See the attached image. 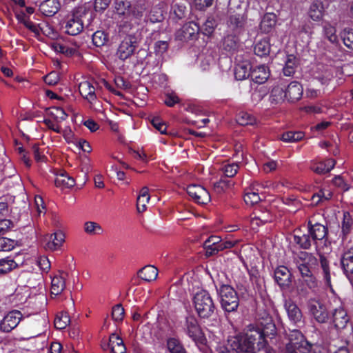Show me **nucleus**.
<instances>
[{
  "label": "nucleus",
  "mask_w": 353,
  "mask_h": 353,
  "mask_svg": "<svg viewBox=\"0 0 353 353\" xmlns=\"http://www.w3.org/2000/svg\"><path fill=\"white\" fill-rule=\"evenodd\" d=\"M259 325H250L245 334L230 336L226 343L217 345V353H256L263 349L267 351L265 337L275 336L276 326L269 315L259 322Z\"/></svg>",
  "instance_id": "1"
},
{
  "label": "nucleus",
  "mask_w": 353,
  "mask_h": 353,
  "mask_svg": "<svg viewBox=\"0 0 353 353\" xmlns=\"http://www.w3.org/2000/svg\"><path fill=\"white\" fill-rule=\"evenodd\" d=\"M114 9L117 14L122 17L123 26L132 27L139 23L145 10V7L143 3L131 5L128 0H116Z\"/></svg>",
  "instance_id": "2"
},
{
  "label": "nucleus",
  "mask_w": 353,
  "mask_h": 353,
  "mask_svg": "<svg viewBox=\"0 0 353 353\" xmlns=\"http://www.w3.org/2000/svg\"><path fill=\"white\" fill-rule=\"evenodd\" d=\"M193 303L194 308L201 318L208 319L214 311L212 299L206 290H199L194 296Z\"/></svg>",
  "instance_id": "3"
},
{
  "label": "nucleus",
  "mask_w": 353,
  "mask_h": 353,
  "mask_svg": "<svg viewBox=\"0 0 353 353\" xmlns=\"http://www.w3.org/2000/svg\"><path fill=\"white\" fill-rule=\"evenodd\" d=\"M221 305L228 312L236 310L239 306V298L234 289L228 285H223L219 290Z\"/></svg>",
  "instance_id": "4"
},
{
  "label": "nucleus",
  "mask_w": 353,
  "mask_h": 353,
  "mask_svg": "<svg viewBox=\"0 0 353 353\" xmlns=\"http://www.w3.org/2000/svg\"><path fill=\"white\" fill-rule=\"evenodd\" d=\"M289 343L286 346L288 353H296L294 349L298 350L301 353H310L312 345L309 343L297 330H293L289 334Z\"/></svg>",
  "instance_id": "5"
},
{
  "label": "nucleus",
  "mask_w": 353,
  "mask_h": 353,
  "mask_svg": "<svg viewBox=\"0 0 353 353\" xmlns=\"http://www.w3.org/2000/svg\"><path fill=\"white\" fill-rule=\"evenodd\" d=\"M307 309L310 315L319 323H326L329 319V312L326 304L318 299H310L307 302Z\"/></svg>",
  "instance_id": "6"
},
{
  "label": "nucleus",
  "mask_w": 353,
  "mask_h": 353,
  "mask_svg": "<svg viewBox=\"0 0 353 353\" xmlns=\"http://www.w3.org/2000/svg\"><path fill=\"white\" fill-rule=\"evenodd\" d=\"M294 262L301 275H307L318 264V260L314 255L303 251L296 254Z\"/></svg>",
  "instance_id": "7"
},
{
  "label": "nucleus",
  "mask_w": 353,
  "mask_h": 353,
  "mask_svg": "<svg viewBox=\"0 0 353 353\" xmlns=\"http://www.w3.org/2000/svg\"><path fill=\"white\" fill-rule=\"evenodd\" d=\"M184 330L196 344L205 343V337L195 317L190 316L186 318Z\"/></svg>",
  "instance_id": "8"
},
{
  "label": "nucleus",
  "mask_w": 353,
  "mask_h": 353,
  "mask_svg": "<svg viewBox=\"0 0 353 353\" xmlns=\"http://www.w3.org/2000/svg\"><path fill=\"white\" fill-rule=\"evenodd\" d=\"M332 301L335 303L336 307L332 311V321L334 327L337 330H341L346 327L350 319L347 316V312L344 310L342 306L341 300L340 298L334 295Z\"/></svg>",
  "instance_id": "9"
},
{
  "label": "nucleus",
  "mask_w": 353,
  "mask_h": 353,
  "mask_svg": "<svg viewBox=\"0 0 353 353\" xmlns=\"http://www.w3.org/2000/svg\"><path fill=\"white\" fill-rule=\"evenodd\" d=\"M137 47V38L132 35H127L119 44L117 50V56L121 60L130 58Z\"/></svg>",
  "instance_id": "10"
},
{
  "label": "nucleus",
  "mask_w": 353,
  "mask_h": 353,
  "mask_svg": "<svg viewBox=\"0 0 353 353\" xmlns=\"http://www.w3.org/2000/svg\"><path fill=\"white\" fill-rule=\"evenodd\" d=\"M83 13L81 10H75L68 17L65 22V32L70 35H77L83 29L82 20Z\"/></svg>",
  "instance_id": "11"
},
{
  "label": "nucleus",
  "mask_w": 353,
  "mask_h": 353,
  "mask_svg": "<svg viewBox=\"0 0 353 353\" xmlns=\"http://www.w3.org/2000/svg\"><path fill=\"white\" fill-rule=\"evenodd\" d=\"M22 318L23 314L19 310L8 312L0 321V331L10 332L19 325Z\"/></svg>",
  "instance_id": "12"
},
{
  "label": "nucleus",
  "mask_w": 353,
  "mask_h": 353,
  "mask_svg": "<svg viewBox=\"0 0 353 353\" xmlns=\"http://www.w3.org/2000/svg\"><path fill=\"white\" fill-rule=\"evenodd\" d=\"M187 192L199 204L204 205L210 201V193L204 187L200 185L192 184L188 185Z\"/></svg>",
  "instance_id": "13"
},
{
  "label": "nucleus",
  "mask_w": 353,
  "mask_h": 353,
  "mask_svg": "<svg viewBox=\"0 0 353 353\" xmlns=\"http://www.w3.org/2000/svg\"><path fill=\"white\" fill-rule=\"evenodd\" d=\"M245 22V17L243 14H230L227 21L228 28L234 34H239L243 28Z\"/></svg>",
  "instance_id": "14"
},
{
  "label": "nucleus",
  "mask_w": 353,
  "mask_h": 353,
  "mask_svg": "<svg viewBox=\"0 0 353 353\" xmlns=\"http://www.w3.org/2000/svg\"><path fill=\"white\" fill-rule=\"evenodd\" d=\"M286 101L295 102L299 100L303 94L302 85L297 81H292L285 85Z\"/></svg>",
  "instance_id": "15"
},
{
  "label": "nucleus",
  "mask_w": 353,
  "mask_h": 353,
  "mask_svg": "<svg viewBox=\"0 0 353 353\" xmlns=\"http://www.w3.org/2000/svg\"><path fill=\"white\" fill-rule=\"evenodd\" d=\"M64 241V233L61 230H58L49 236L45 248L50 251L58 250L61 248Z\"/></svg>",
  "instance_id": "16"
},
{
  "label": "nucleus",
  "mask_w": 353,
  "mask_h": 353,
  "mask_svg": "<svg viewBox=\"0 0 353 353\" xmlns=\"http://www.w3.org/2000/svg\"><path fill=\"white\" fill-rule=\"evenodd\" d=\"M67 273L59 272L51 279V294L54 295L60 294L65 288V279Z\"/></svg>",
  "instance_id": "17"
},
{
  "label": "nucleus",
  "mask_w": 353,
  "mask_h": 353,
  "mask_svg": "<svg viewBox=\"0 0 353 353\" xmlns=\"http://www.w3.org/2000/svg\"><path fill=\"white\" fill-rule=\"evenodd\" d=\"M336 26V23L329 21H324L322 23V34L332 44H336L339 41Z\"/></svg>",
  "instance_id": "18"
},
{
  "label": "nucleus",
  "mask_w": 353,
  "mask_h": 353,
  "mask_svg": "<svg viewBox=\"0 0 353 353\" xmlns=\"http://www.w3.org/2000/svg\"><path fill=\"white\" fill-rule=\"evenodd\" d=\"M325 8L321 0L314 1L308 10V16L314 21H320L324 16Z\"/></svg>",
  "instance_id": "19"
},
{
  "label": "nucleus",
  "mask_w": 353,
  "mask_h": 353,
  "mask_svg": "<svg viewBox=\"0 0 353 353\" xmlns=\"http://www.w3.org/2000/svg\"><path fill=\"white\" fill-rule=\"evenodd\" d=\"M269 77L270 70L265 65H257L252 70L251 78L256 83H265Z\"/></svg>",
  "instance_id": "20"
},
{
  "label": "nucleus",
  "mask_w": 353,
  "mask_h": 353,
  "mask_svg": "<svg viewBox=\"0 0 353 353\" xmlns=\"http://www.w3.org/2000/svg\"><path fill=\"white\" fill-rule=\"evenodd\" d=\"M79 90L81 95L90 103H92L96 99L95 88L88 81H83L79 85Z\"/></svg>",
  "instance_id": "21"
},
{
  "label": "nucleus",
  "mask_w": 353,
  "mask_h": 353,
  "mask_svg": "<svg viewBox=\"0 0 353 353\" xmlns=\"http://www.w3.org/2000/svg\"><path fill=\"white\" fill-rule=\"evenodd\" d=\"M285 308L290 321L297 324L302 321V312L299 307L292 301H288L285 303Z\"/></svg>",
  "instance_id": "22"
},
{
  "label": "nucleus",
  "mask_w": 353,
  "mask_h": 353,
  "mask_svg": "<svg viewBox=\"0 0 353 353\" xmlns=\"http://www.w3.org/2000/svg\"><path fill=\"white\" fill-rule=\"evenodd\" d=\"M314 79L318 80L321 85H327L333 78V72L327 66L319 65L314 73Z\"/></svg>",
  "instance_id": "23"
},
{
  "label": "nucleus",
  "mask_w": 353,
  "mask_h": 353,
  "mask_svg": "<svg viewBox=\"0 0 353 353\" xmlns=\"http://www.w3.org/2000/svg\"><path fill=\"white\" fill-rule=\"evenodd\" d=\"M252 68L250 63L243 61L236 64L234 68V76L236 79L242 81L251 77Z\"/></svg>",
  "instance_id": "24"
},
{
  "label": "nucleus",
  "mask_w": 353,
  "mask_h": 353,
  "mask_svg": "<svg viewBox=\"0 0 353 353\" xmlns=\"http://www.w3.org/2000/svg\"><path fill=\"white\" fill-rule=\"evenodd\" d=\"M200 28L197 23L193 21L183 25L181 30V36L184 40L194 39L197 37Z\"/></svg>",
  "instance_id": "25"
},
{
  "label": "nucleus",
  "mask_w": 353,
  "mask_h": 353,
  "mask_svg": "<svg viewBox=\"0 0 353 353\" xmlns=\"http://www.w3.org/2000/svg\"><path fill=\"white\" fill-rule=\"evenodd\" d=\"M274 279L279 285L287 286L290 282V273L285 266H279L274 271Z\"/></svg>",
  "instance_id": "26"
},
{
  "label": "nucleus",
  "mask_w": 353,
  "mask_h": 353,
  "mask_svg": "<svg viewBox=\"0 0 353 353\" xmlns=\"http://www.w3.org/2000/svg\"><path fill=\"white\" fill-rule=\"evenodd\" d=\"M341 263L342 268L347 275L353 274V247L343 254Z\"/></svg>",
  "instance_id": "27"
},
{
  "label": "nucleus",
  "mask_w": 353,
  "mask_h": 353,
  "mask_svg": "<svg viewBox=\"0 0 353 353\" xmlns=\"http://www.w3.org/2000/svg\"><path fill=\"white\" fill-rule=\"evenodd\" d=\"M335 165V161L332 159L313 163L310 168L312 171L319 174H325L329 172Z\"/></svg>",
  "instance_id": "28"
},
{
  "label": "nucleus",
  "mask_w": 353,
  "mask_h": 353,
  "mask_svg": "<svg viewBox=\"0 0 353 353\" xmlns=\"http://www.w3.org/2000/svg\"><path fill=\"white\" fill-rule=\"evenodd\" d=\"M112 353H126V348L123 340L115 334L110 336L109 343L108 344Z\"/></svg>",
  "instance_id": "29"
},
{
  "label": "nucleus",
  "mask_w": 353,
  "mask_h": 353,
  "mask_svg": "<svg viewBox=\"0 0 353 353\" xmlns=\"http://www.w3.org/2000/svg\"><path fill=\"white\" fill-rule=\"evenodd\" d=\"M52 48L57 52L64 54L66 56H71L77 52L79 46L76 43L69 46L66 43L54 42L52 44Z\"/></svg>",
  "instance_id": "30"
},
{
  "label": "nucleus",
  "mask_w": 353,
  "mask_h": 353,
  "mask_svg": "<svg viewBox=\"0 0 353 353\" xmlns=\"http://www.w3.org/2000/svg\"><path fill=\"white\" fill-rule=\"evenodd\" d=\"M308 232L312 241L323 240L327 234V228L322 224L315 223L309 228Z\"/></svg>",
  "instance_id": "31"
},
{
  "label": "nucleus",
  "mask_w": 353,
  "mask_h": 353,
  "mask_svg": "<svg viewBox=\"0 0 353 353\" xmlns=\"http://www.w3.org/2000/svg\"><path fill=\"white\" fill-rule=\"evenodd\" d=\"M54 183L57 188L62 189L70 188L74 186L75 180L66 172H64L57 176Z\"/></svg>",
  "instance_id": "32"
},
{
  "label": "nucleus",
  "mask_w": 353,
  "mask_h": 353,
  "mask_svg": "<svg viewBox=\"0 0 353 353\" xmlns=\"http://www.w3.org/2000/svg\"><path fill=\"white\" fill-rule=\"evenodd\" d=\"M138 275L145 281H153L158 276V270L153 265H146L139 272Z\"/></svg>",
  "instance_id": "33"
},
{
  "label": "nucleus",
  "mask_w": 353,
  "mask_h": 353,
  "mask_svg": "<svg viewBox=\"0 0 353 353\" xmlns=\"http://www.w3.org/2000/svg\"><path fill=\"white\" fill-rule=\"evenodd\" d=\"M149 190L147 187H143L137 197V208L139 212H143L147 209V204L150 201Z\"/></svg>",
  "instance_id": "34"
},
{
  "label": "nucleus",
  "mask_w": 353,
  "mask_h": 353,
  "mask_svg": "<svg viewBox=\"0 0 353 353\" xmlns=\"http://www.w3.org/2000/svg\"><path fill=\"white\" fill-rule=\"evenodd\" d=\"M276 16L273 13L265 14L260 23V29L264 32H269L275 26Z\"/></svg>",
  "instance_id": "35"
},
{
  "label": "nucleus",
  "mask_w": 353,
  "mask_h": 353,
  "mask_svg": "<svg viewBox=\"0 0 353 353\" xmlns=\"http://www.w3.org/2000/svg\"><path fill=\"white\" fill-rule=\"evenodd\" d=\"M166 345L170 353H187L181 341L175 337H169Z\"/></svg>",
  "instance_id": "36"
},
{
  "label": "nucleus",
  "mask_w": 353,
  "mask_h": 353,
  "mask_svg": "<svg viewBox=\"0 0 353 353\" xmlns=\"http://www.w3.org/2000/svg\"><path fill=\"white\" fill-rule=\"evenodd\" d=\"M239 169V165L238 162H225L221 168V170L225 177L231 178L234 176L238 170Z\"/></svg>",
  "instance_id": "37"
},
{
  "label": "nucleus",
  "mask_w": 353,
  "mask_h": 353,
  "mask_svg": "<svg viewBox=\"0 0 353 353\" xmlns=\"http://www.w3.org/2000/svg\"><path fill=\"white\" fill-rule=\"evenodd\" d=\"M271 98L276 103L286 101L285 85L281 83L274 87L271 92Z\"/></svg>",
  "instance_id": "38"
},
{
  "label": "nucleus",
  "mask_w": 353,
  "mask_h": 353,
  "mask_svg": "<svg viewBox=\"0 0 353 353\" xmlns=\"http://www.w3.org/2000/svg\"><path fill=\"white\" fill-rule=\"evenodd\" d=\"M41 10L47 16H52L58 12V3L56 0H47L41 5Z\"/></svg>",
  "instance_id": "39"
},
{
  "label": "nucleus",
  "mask_w": 353,
  "mask_h": 353,
  "mask_svg": "<svg viewBox=\"0 0 353 353\" xmlns=\"http://www.w3.org/2000/svg\"><path fill=\"white\" fill-rule=\"evenodd\" d=\"M200 68L203 71L209 70L215 63L214 56L212 53L203 54L199 57Z\"/></svg>",
  "instance_id": "40"
},
{
  "label": "nucleus",
  "mask_w": 353,
  "mask_h": 353,
  "mask_svg": "<svg viewBox=\"0 0 353 353\" xmlns=\"http://www.w3.org/2000/svg\"><path fill=\"white\" fill-rule=\"evenodd\" d=\"M70 319L65 312L59 313L54 319V327L58 330L65 328L70 323Z\"/></svg>",
  "instance_id": "41"
},
{
  "label": "nucleus",
  "mask_w": 353,
  "mask_h": 353,
  "mask_svg": "<svg viewBox=\"0 0 353 353\" xmlns=\"http://www.w3.org/2000/svg\"><path fill=\"white\" fill-rule=\"evenodd\" d=\"M270 45L268 40L262 39L256 43L254 46V53L259 57H263L270 52Z\"/></svg>",
  "instance_id": "42"
},
{
  "label": "nucleus",
  "mask_w": 353,
  "mask_h": 353,
  "mask_svg": "<svg viewBox=\"0 0 353 353\" xmlns=\"http://www.w3.org/2000/svg\"><path fill=\"white\" fill-rule=\"evenodd\" d=\"M48 114L53 119L56 120L57 122L61 123L68 118V114L65 110L60 107H52L50 108Z\"/></svg>",
  "instance_id": "43"
},
{
  "label": "nucleus",
  "mask_w": 353,
  "mask_h": 353,
  "mask_svg": "<svg viewBox=\"0 0 353 353\" xmlns=\"http://www.w3.org/2000/svg\"><path fill=\"white\" fill-rule=\"evenodd\" d=\"M321 266L323 270V277L327 285L330 288V290L334 292L331 286L330 270L329 268V263L327 260L323 256L320 257Z\"/></svg>",
  "instance_id": "44"
},
{
  "label": "nucleus",
  "mask_w": 353,
  "mask_h": 353,
  "mask_svg": "<svg viewBox=\"0 0 353 353\" xmlns=\"http://www.w3.org/2000/svg\"><path fill=\"white\" fill-rule=\"evenodd\" d=\"M169 44L165 41H158L154 43V52L158 60H162L168 51Z\"/></svg>",
  "instance_id": "45"
},
{
  "label": "nucleus",
  "mask_w": 353,
  "mask_h": 353,
  "mask_svg": "<svg viewBox=\"0 0 353 353\" xmlns=\"http://www.w3.org/2000/svg\"><path fill=\"white\" fill-rule=\"evenodd\" d=\"M294 241L303 249H309L312 245V238L310 234H304L301 236L295 234L294 236Z\"/></svg>",
  "instance_id": "46"
},
{
  "label": "nucleus",
  "mask_w": 353,
  "mask_h": 353,
  "mask_svg": "<svg viewBox=\"0 0 353 353\" xmlns=\"http://www.w3.org/2000/svg\"><path fill=\"white\" fill-rule=\"evenodd\" d=\"M217 23L214 17H209L204 23L201 32L203 34L210 36L214 31Z\"/></svg>",
  "instance_id": "47"
},
{
  "label": "nucleus",
  "mask_w": 353,
  "mask_h": 353,
  "mask_svg": "<svg viewBox=\"0 0 353 353\" xmlns=\"http://www.w3.org/2000/svg\"><path fill=\"white\" fill-rule=\"evenodd\" d=\"M332 196L329 190L321 189L312 197V201L314 204H319L320 202L330 199Z\"/></svg>",
  "instance_id": "48"
},
{
  "label": "nucleus",
  "mask_w": 353,
  "mask_h": 353,
  "mask_svg": "<svg viewBox=\"0 0 353 353\" xmlns=\"http://www.w3.org/2000/svg\"><path fill=\"white\" fill-rule=\"evenodd\" d=\"M353 227V219L349 212L343 213V219L341 224L342 233L344 236H346L351 231Z\"/></svg>",
  "instance_id": "49"
},
{
  "label": "nucleus",
  "mask_w": 353,
  "mask_h": 353,
  "mask_svg": "<svg viewBox=\"0 0 353 353\" xmlns=\"http://www.w3.org/2000/svg\"><path fill=\"white\" fill-rule=\"evenodd\" d=\"M17 266L16 262L11 258L0 259V274H6Z\"/></svg>",
  "instance_id": "50"
},
{
  "label": "nucleus",
  "mask_w": 353,
  "mask_h": 353,
  "mask_svg": "<svg viewBox=\"0 0 353 353\" xmlns=\"http://www.w3.org/2000/svg\"><path fill=\"white\" fill-rule=\"evenodd\" d=\"M304 137V134L302 132H292L289 131L283 133L281 137V140L284 142H295L301 140Z\"/></svg>",
  "instance_id": "51"
},
{
  "label": "nucleus",
  "mask_w": 353,
  "mask_h": 353,
  "mask_svg": "<svg viewBox=\"0 0 353 353\" xmlns=\"http://www.w3.org/2000/svg\"><path fill=\"white\" fill-rule=\"evenodd\" d=\"M108 40V35L104 31L97 30L92 35V42L94 46L101 47L104 46Z\"/></svg>",
  "instance_id": "52"
},
{
  "label": "nucleus",
  "mask_w": 353,
  "mask_h": 353,
  "mask_svg": "<svg viewBox=\"0 0 353 353\" xmlns=\"http://www.w3.org/2000/svg\"><path fill=\"white\" fill-rule=\"evenodd\" d=\"M84 231L91 235L101 234L103 232L101 226L94 221H87L84 224Z\"/></svg>",
  "instance_id": "53"
},
{
  "label": "nucleus",
  "mask_w": 353,
  "mask_h": 353,
  "mask_svg": "<svg viewBox=\"0 0 353 353\" xmlns=\"http://www.w3.org/2000/svg\"><path fill=\"white\" fill-rule=\"evenodd\" d=\"M236 121L241 125H253L256 123V119L248 112H241L238 114Z\"/></svg>",
  "instance_id": "54"
},
{
  "label": "nucleus",
  "mask_w": 353,
  "mask_h": 353,
  "mask_svg": "<svg viewBox=\"0 0 353 353\" xmlns=\"http://www.w3.org/2000/svg\"><path fill=\"white\" fill-rule=\"evenodd\" d=\"M296 65L295 57L293 55H289L285 61V66L283 68V74L290 77L294 74Z\"/></svg>",
  "instance_id": "55"
},
{
  "label": "nucleus",
  "mask_w": 353,
  "mask_h": 353,
  "mask_svg": "<svg viewBox=\"0 0 353 353\" xmlns=\"http://www.w3.org/2000/svg\"><path fill=\"white\" fill-rule=\"evenodd\" d=\"M234 185L232 180L225 178H221L214 184V188L218 193L224 192L227 189L230 188Z\"/></svg>",
  "instance_id": "56"
},
{
  "label": "nucleus",
  "mask_w": 353,
  "mask_h": 353,
  "mask_svg": "<svg viewBox=\"0 0 353 353\" xmlns=\"http://www.w3.org/2000/svg\"><path fill=\"white\" fill-rule=\"evenodd\" d=\"M17 245V241L6 237H0V251L8 252L13 250Z\"/></svg>",
  "instance_id": "57"
},
{
  "label": "nucleus",
  "mask_w": 353,
  "mask_h": 353,
  "mask_svg": "<svg viewBox=\"0 0 353 353\" xmlns=\"http://www.w3.org/2000/svg\"><path fill=\"white\" fill-rule=\"evenodd\" d=\"M261 201V197L258 192L248 191L244 195V201L247 205H253Z\"/></svg>",
  "instance_id": "58"
},
{
  "label": "nucleus",
  "mask_w": 353,
  "mask_h": 353,
  "mask_svg": "<svg viewBox=\"0 0 353 353\" xmlns=\"http://www.w3.org/2000/svg\"><path fill=\"white\" fill-rule=\"evenodd\" d=\"M185 9V6L178 0H175L172 6V10L178 19H181L184 16Z\"/></svg>",
  "instance_id": "59"
},
{
  "label": "nucleus",
  "mask_w": 353,
  "mask_h": 353,
  "mask_svg": "<svg viewBox=\"0 0 353 353\" xmlns=\"http://www.w3.org/2000/svg\"><path fill=\"white\" fill-rule=\"evenodd\" d=\"M180 99L174 92H168L165 93L164 103L168 107H172L179 103Z\"/></svg>",
  "instance_id": "60"
},
{
  "label": "nucleus",
  "mask_w": 353,
  "mask_h": 353,
  "mask_svg": "<svg viewBox=\"0 0 353 353\" xmlns=\"http://www.w3.org/2000/svg\"><path fill=\"white\" fill-rule=\"evenodd\" d=\"M342 37L345 46L353 50V29H345Z\"/></svg>",
  "instance_id": "61"
},
{
  "label": "nucleus",
  "mask_w": 353,
  "mask_h": 353,
  "mask_svg": "<svg viewBox=\"0 0 353 353\" xmlns=\"http://www.w3.org/2000/svg\"><path fill=\"white\" fill-rule=\"evenodd\" d=\"M43 122L49 129L54 131L57 133L61 132L62 129L61 123L59 122H57V121L53 119L52 117L45 119Z\"/></svg>",
  "instance_id": "62"
},
{
  "label": "nucleus",
  "mask_w": 353,
  "mask_h": 353,
  "mask_svg": "<svg viewBox=\"0 0 353 353\" xmlns=\"http://www.w3.org/2000/svg\"><path fill=\"white\" fill-rule=\"evenodd\" d=\"M112 316L115 321H120L123 319L124 316V309L121 305L118 304L113 307Z\"/></svg>",
  "instance_id": "63"
},
{
  "label": "nucleus",
  "mask_w": 353,
  "mask_h": 353,
  "mask_svg": "<svg viewBox=\"0 0 353 353\" xmlns=\"http://www.w3.org/2000/svg\"><path fill=\"white\" fill-rule=\"evenodd\" d=\"M152 125L157 129L161 134H166L167 125L162 121L159 117H154L151 121Z\"/></svg>",
  "instance_id": "64"
}]
</instances>
